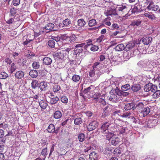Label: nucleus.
Instances as JSON below:
<instances>
[{
	"mask_svg": "<svg viewBox=\"0 0 160 160\" xmlns=\"http://www.w3.org/2000/svg\"><path fill=\"white\" fill-rule=\"evenodd\" d=\"M158 89L157 86L153 84L152 83H149L144 87V90L145 92L151 91L152 92H155Z\"/></svg>",
	"mask_w": 160,
	"mask_h": 160,
	"instance_id": "f257e3e1",
	"label": "nucleus"
},
{
	"mask_svg": "<svg viewBox=\"0 0 160 160\" xmlns=\"http://www.w3.org/2000/svg\"><path fill=\"white\" fill-rule=\"evenodd\" d=\"M117 90H115V93L112 92H110V95L108 97V98L110 101L113 102H116L118 101V97L117 94Z\"/></svg>",
	"mask_w": 160,
	"mask_h": 160,
	"instance_id": "f03ea898",
	"label": "nucleus"
},
{
	"mask_svg": "<svg viewBox=\"0 0 160 160\" xmlns=\"http://www.w3.org/2000/svg\"><path fill=\"white\" fill-rule=\"evenodd\" d=\"M111 108L108 105L102 108L103 112L102 114V117L104 118L110 114Z\"/></svg>",
	"mask_w": 160,
	"mask_h": 160,
	"instance_id": "7ed1b4c3",
	"label": "nucleus"
},
{
	"mask_svg": "<svg viewBox=\"0 0 160 160\" xmlns=\"http://www.w3.org/2000/svg\"><path fill=\"white\" fill-rule=\"evenodd\" d=\"M120 110H116L113 112L112 114V117L115 120H119L120 118L122 117V114Z\"/></svg>",
	"mask_w": 160,
	"mask_h": 160,
	"instance_id": "20e7f679",
	"label": "nucleus"
},
{
	"mask_svg": "<svg viewBox=\"0 0 160 160\" xmlns=\"http://www.w3.org/2000/svg\"><path fill=\"white\" fill-rule=\"evenodd\" d=\"M158 5H154L153 2L151 1L149 3L147 7V8L149 10H151L153 11H156L159 9Z\"/></svg>",
	"mask_w": 160,
	"mask_h": 160,
	"instance_id": "39448f33",
	"label": "nucleus"
},
{
	"mask_svg": "<svg viewBox=\"0 0 160 160\" xmlns=\"http://www.w3.org/2000/svg\"><path fill=\"white\" fill-rule=\"evenodd\" d=\"M25 75L24 72L22 71L19 70L17 71L15 74V77L16 79H22L24 78Z\"/></svg>",
	"mask_w": 160,
	"mask_h": 160,
	"instance_id": "423d86ee",
	"label": "nucleus"
},
{
	"mask_svg": "<svg viewBox=\"0 0 160 160\" xmlns=\"http://www.w3.org/2000/svg\"><path fill=\"white\" fill-rule=\"evenodd\" d=\"M98 123L96 121H94L91 122L88 126V129L90 130H94L98 126Z\"/></svg>",
	"mask_w": 160,
	"mask_h": 160,
	"instance_id": "0eeeda50",
	"label": "nucleus"
},
{
	"mask_svg": "<svg viewBox=\"0 0 160 160\" xmlns=\"http://www.w3.org/2000/svg\"><path fill=\"white\" fill-rule=\"evenodd\" d=\"M135 103L131 102L130 103H126L125 104L124 108L126 110L128 111L132 109V110H135Z\"/></svg>",
	"mask_w": 160,
	"mask_h": 160,
	"instance_id": "6e6552de",
	"label": "nucleus"
},
{
	"mask_svg": "<svg viewBox=\"0 0 160 160\" xmlns=\"http://www.w3.org/2000/svg\"><path fill=\"white\" fill-rule=\"evenodd\" d=\"M62 125L64 127L69 128L71 125V120L69 119H65L64 120H62Z\"/></svg>",
	"mask_w": 160,
	"mask_h": 160,
	"instance_id": "1a4fd4ad",
	"label": "nucleus"
},
{
	"mask_svg": "<svg viewBox=\"0 0 160 160\" xmlns=\"http://www.w3.org/2000/svg\"><path fill=\"white\" fill-rule=\"evenodd\" d=\"M144 107V105L142 102H139L137 104L135 103V110L136 109L137 112L140 113Z\"/></svg>",
	"mask_w": 160,
	"mask_h": 160,
	"instance_id": "9d476101",
	"label": "nucleus"
},
{
	"mask_svg": "<svg viewBox=\"0 0 160 160\" xmlns=\"http://www.w3.org/2000/svg\"><path fill=\"white\" fill-rule=\"evenodd\" d=\"M48 83L46 82H41L39 83V88L41 91H45L48 89Z\"/></svg>",
	"mask_w": 160,
	"mask_h": 160,
	"instance_id": "9b49d317",
	"label": "nucleus"
},
{
	"mask_svg": "<svg viewBox=\"0 0 160 160\" xmlns=\"http://www.w3.org/2000/svg\"><path fill=\"white\" fill-rule=\"evenodd\" d=\"M119 11H121L122 14H124L126 15L128 13V11H127V8L125 6L123 5H120L118 6L117 8Z\"/></svg>",
	"mask_w": 160,
	"mask_h": 160,
	"instance_id": "f8f14e48",
	"label": "nucleus"
},
{
	"mask_svg": "<svg viewBox=\"0 0 160 160\" xmlns=\"http://www.w3.org/2000/svg\"><path fill=\"white\" fill-rule=\"evenodd\" d=\"M150 112V108L148 107H144L140 113L143 117H145L148 115Z\"/></svg>",
	"mask_w": 160,
	"mask_h": 160,
	"instance_id": "ddd939ff",
	"label": "nucleus"
},
{
	"mask_svg": "<svg viewBox=\"0 0 160 160\" xmlns=\"http://www.w3.org/2000/svg\"><path fill=\"white\" fill-rule=\"evenodd\" d=\"M135 45V43L132 42H130L125 47V51H128L132 49Z\"/></svg>",
	"mask_w": 160,
	"mask_h": 160,
	"instance_id": "4468645a",
	"label": "nucleus"
},
{
	"mask_svg": "<svg viewBox=\"0 0 160 160\" xmlns=\"http://www.w3.org/2000/svg\"><path fill=\"white\" fill-rule=\"evenodd\" d=\"M152 40V38L151 37H146L142 38V42L144 45H148L151 42Z\"/></svg>",
	"mask_w": 160,
	"mask_h": 160,
	"instance_id": "2eb2a0df",
	"label": "nucleus"
},
{
	"mask_svg": "<svg viewBox=\"0 0 160 160\" xmlns=\"http://www.w3.org/2000/svg\"><path fill=\"white\" fill-rule=\"evenodd\" d=\"M81 79V76L77 74H74L72 77V80L75 82H80Z\"/></svg>",
	"mask_w": 160,
	"mask_h": 160,
	"instance_id": "dca6fc26",
	"label": "nucleus"
},
{
	"mask_svg": "<svg viewBox=\"0 0 160 160\" xmlns=\"http://www.w3.org/2000/svg\"><path fill=\"white\" fill-rule=\"evenodd\" d=\"M43 62L44 64L48 65L51 64L52 60L49 57H45L43 59Z\"/></svg>",
	"mask_w": 160,
	"mask_h": 160,
	"instance_id": "f3484780",
	"label": "nucleus"
},
{
	"mask_svg": "<svg viewBox=\"0 0 160 160\" xmlns=\"http://www.w3.org/2000/svg\"><path fill=\"white\" fill-rule=\"evenodd\" d=\"M142 9L141 8V6L139 5L135 6L132 9V12L133 13H135L137 12H140L142 11Z\"/></svg>",
	"mask_w": 160,
	"mask_h": 160,
	"instance_id": "a211bd4d",
	"label": "nucleus"
},
{
	"mask_svg": "<svg viewBox=\"0 0 160 160\" xmlns=\"http://www.w3.org/2000/svg\"><path fill=\"white\" fill-rule=\"evenodd\" d=\"M98 155L97 153L92 152L89 154V158L90 160H97Z\"/></svg>",
	"mask_w": 160,
	"mask_h": 160,
	"instance_id": "6ab92c4d",
	"label": "nucleus"
},
{
	"mask_svg": "<svg viewBox=\"0 0 160 160\" xmlns=\"http://www.w3.org/2000/svg\"><path fill=\"white\" fill-rule=\"evenodd\" d=\"M39 105L42 109H45L48 106V104L46 101L41 100L39 102Z\"/></svg>",
	"mask_w": 160,
	"mask_h": 160,
	"instance_id": "aec40b11",
	"label": "nucleus"
},
{
	"mask_svg": "<svg viewBox=\"0 0 160 160\" xmlns=\"http://www.w3.org/2000/svg\"><path fill=\"white\" fill-rule=\"evenodd\" d=\"M62 116V112L60 110L56 111L53 114V118L56 119L60 118Z\"/></svg>",
	"mask_w": 160,
	"mask_h": 160,
	"instance_id": "412c9836",
	"label": "nucleus"
},
{
	"mask_svg": "<svg viewBox=\"0 0 160 160\" xmlns=\"http://www.w3.org/2000/svg\"><path fill=\"white\" fill-rule=\"evenodd\" d=\"M29 75L33 78H36L38 75V71L35 70H32L29 72Z\"/></svg>",
	"mask_w": 160,
	"mask_h": 160,
	"instance_id": "4be33fe9",
	"label": "nucleus"
},
{
	"mask_svg": "<svg viewBox=\"0 0 160 160\" xmlns=\"http://www.w3.org/2000/svg\"><path fill=\"white\" fill-rule=\"evenodd\" d=\"M114 48L117 51H121L124 49L125 50V47L122 43L118 44Z\"/></svg>",
	"mask_w": 160,
	"mask_h": 160,
	"instance_id": "5701e85b",
	"label": "nucleus"
},
{
	"mask_svg": "<svg viewBox=\"0 0 160 160\" xmlns=\"http://www.w3.org/2000/svg\"><path fill=\"white\" fill-rule=\"evenodd\" d=\"M130 119L131 121L132 122V126L136 128L137 127V126H134V124H137L139 123V119L138 118H135L134 117V116H132L131 117V118H130Z\"/></svg>",
	"mask_w": 160,
	"mask_h": 160,
	"instance_id": "b1692460",
	"label": "nucleus"
},
{
	"mask_svg": "<svg viewBox=\"0 0 160 160\" xmlns=\"http://www.w3.org/2000/svg\"><path fill=\"white\" fill-rule=\"evenodd\" d=\"M120 142V139L118 137H116L115 136L112 138L111 141V144L114 146H116Z\"/></svg>",
	"mask_w": 160,
	"mask_h": 160,
	"instance_id": "393cba45",
	"label": "nucleus"
},
{
	"mask_svg": "<svg viewBox=\"0 0 160 160\" xmlns=\"http://www.w3.org/2000/svg\"><path fill=\"white\" fill-rule=\"evenodd\" d=\"M143 15L145 17H148L150 19L152 20L155 19L156 18L154 14H152L151 13L146 12Z\"/></svg>",
	"mask_w": 160,
	"mask_h": 160,
	"instance_id": "a878e982",
	"label": "nucleus"
},
{
	"mask_svg": "<svg viewBox=\"0 0 160 160\" xmlns=\"http://www.w3.org/2000/svg\"><path fill=\"white\" fill-rule=\"evenodd\" d=\"M131 89L134 92H136L139 91L141 88L140 85L138 84H133L131 87Z\"/></svg>",
	"mask_w": 160,
	"mask_h": 160,
	"instance_id": "bb28decb",
	"label": "nucleus"
},
{
	"mask_svg": "<svg viewBox=\"0 0 160 160\" xmlns=\"http://www.w3.org/2000/svg\"><path fill=\"white\" fill-rule=\"evenodd\" d=\"M59 98L57 96L55 97L50 98V104L51 105L55 104H56L59 101Z\"/></svg>",
	"mask_w": 160,
	"mask_h": 160,
	"instance_id": "cd10ccee",
	"label": "nucleus"
},
{
	"mask_svg": "<svg viewBox=\"0 0 160 160\" xmlns=\"http://www.w3.org/2000/svg\"><path fill=\"white\" fill-rule=\"evenodd\" d=\"M31 85L32 89H35L36 88L39 87V83L38 81L35 80H32L31 83Z\"/></svg>",
	"mask_w": 160,
	"mask_h": 160,
	"instance_id": "c85d7f7f",
	"label": "nucleus"
},
{
	"mask_svg": "<svg viewBox=\"0 0 160 160\" xmlns=\"http://www.w3.org/2000/svg\"><path fill=\"white\" fill-rule=\"evenodd\" d=\"M130 92H126V91H118L117 90V94L118 95L121 96L122 95L123 96H128L130 94Z\"/></svg>",
	"mask_w": 160,
	"mask_h": 160,
	"instance_id": "c756f323",
	"label": "nucleus"
},
{
	"mask_svg": "<svg viewBox=\"0 0 160 160\" xmlns=\"http://www.w3.org/2000/svg\"><path fill=\"white\" fill-rule=\"evenodd\" d=\"M110 125V123L108 122H105L102 125L101 128L103 130H108L109 129V127Z\"/></svg>",
	"mask_w": 160,
	"mask_h": 160,
	"instance_id": "7c9ffc66",
	"label": "nucleus"
},
{
	"mask_svg": "<svg viewBox=\"0 0 160 160\" xmlns=\"http://www.w3.org/2000/svg\"><path fill=\"white\" fill-rule=\"evenodd\" d=\"M117 14L115 9H111L109 11H108L106 13V15L107 16H111L112 15H116Z\"/></svg>",
	"mask_w": 160,
	"mask_h": 160,
	"instance_id": "2f4dec72",
	"label": "nucleus"
},
{
	"mask_svg": "<svg viewBox=\"0 0 160 160\" xmlns=\"http://www.w3.org/2000/svg\"><path fill=\"white\" fill-rule=\"evenodd\" d=\"M141 21L139 20H135L132 22L131 25L133 27L139 26L141 23Z\"/></svg>",
	"mask_w": 160,
	"mask_h": 160,
	"instance_id": "473e14b6",
	"label": "nucleus"
},
{
	"mask_svg": "<svg viewBox=\"0 0 160 160\" xmlns=\"http://www.w3.org/2000/svg\"><path fill=\"white\" fill-rule=\"evenodd\" d=\"M106 133V138L107 139L110 140L111 138H112L114 137V134L111 132H109L108 131H107Z\"/></svg>",
	"mask_w": 160,
	"mask_h": 160,
	"instance_id": "72a5a7b5",
	"label": "nucleus"
},
{
	"mask_svg": "<svg viewBox=\"0 0 160 160\" xmlns=\"http://www.w3.org/2000/svg\"><path fill=\"white\" fill-rule=\"evenodd\" d=\"M131 88L130 85L129 84H127L122 86L121 87V91H126L130 90Z\"/></svg>",
	"mask_w": 160,
	"mask_h": 160,
	"instance_id": "f704fd0d",
	"label": "nucleus"
},
{
	"mask_svg": "<svg viewBox=\"0 0 160 160\" xmlns=\"http://www.w3.org/2000/svg\"><path fill=\"white\" fill-rule=\"evenodd\" d=\"M62 53L61 51L60 52L58 51L57 52L55 53L54 56L59 59H62L64 58Z\"/></svg>",
	"mask_w": 160,
	"mask_h": 160,
	"instance_id": "c9c22d12",
	"label": "nucleus"
},
{
	"mask_svg": "<svg viewBox=\"0 0 160 160\" xmlns=\"http://www.w3.org/2000/svg\"><path fill=\"white\" fill-rule=\"evenodd\" d=\"M132 115V113L129 112H128L124 113L122 114V117L130 119Z\"/></svg>",
	"mask_w": 160,
	"mask_h": 160,
	"instance_id": "e433bc0d",
	"label": "nucleus"
},
{
	"mask_svg": "<svg viewBox=\"0 0 160 160\" xmlns=\"http://www.w3.org/2000/svg\"><path fill=\"white\" fill-rule=\"evenodd\" d=\"M71 50L70 48H67L61 51L62 53L63 56L64 58L68 55L69 52Z\"/></svg>",
	"mask_w": 160,
	"mask_h": 160,
	"instance_id": "4c0bfd02",
	"label": "nucleus"
},
{
	"mask_svg": "<svg viewBox=\"0 0 160 160\" xmlns=\"http://www.w3.org/2000/svg\"><path fill=\"white\" fill-rule=\"evenodd\" d=\"M54 27V25L51 23H49L46 25L45 27V29L47 30H51Z\"/></svg>",
	"mask_w": 160,
	"mask_h": 160,
	"instance_id": "58836bf2",
	"label": "nucleus"
},
{
	"mask_svg": "<svg viewBox=\"0 0 160 160\" xmlns=\"http://www.w3.org/2000/svg\"><path fill=\"white\" fill-rule=\"evenodd\" d=\"M8 77V74L5 72H2L0 73V79H5Z\"/></svg>",
	"mask_w": 160,
	"mask_h": 160,
	"instance_id": "ea45409f",
	"label": "nucleus"
},
{
	"mask_svg": "<svg viewBox=\"0 0 160 160\" xmlns=\"http://www.w3.org/2000/svg\"><path fill=\"white\" fill-rule=\"evenodd\" d=\"M152 95V97L153 98L156 99L160 97V90L158 89L153 92Z\"/></svg>",
	"mask_w": 160,
	"mask_h": 160,
	"instance_id": "a19ab883",
	"label": "nucleus"
},
{
	"mask_svg": "<svg viewBox=\"0 0 160 160\" xmlns=\"http://www.w3.org/2000/svg\"><path fill=\"white\" fill-rule=\"evenodd\" d=\"M48 46L51 48H52L55 47V42L52 39L49 40L48 41Z\"/></svg>",
	"mask_w": 160,
	"mask_h": 160,
	"instance_id": "79ce46f5",
	"label": "nucleus"
},
{
	"mask_svg": "<svg viewBox=\"0 0 160 160\" xmlns=\"http://www.w3.org/2000/svg\"><path fill=\"white\" fill-rule=\"evenodd\" d=\"M97 24L96 21L95 19H92L89 21L88 25L89 27H91L96 25Z\"/></svg>",
	"mask_w": 160,
	"mask_h": 160,
	"instance_id": "37998d69",
	"label": "nucleus"
},
{
	"mask_svg": "<svg viewBox=\"0 0 160 160\" xmlns=\"http://www.w3.org/2000/svg\"><path fill=\"white\" fill-rule=\"evenodd\" d=\"M87 44L85 46V49L87 50V49L89 47H90L91 45H92V40L91 39H88L86 41Z\"/></svg>",
	"mask_w": 160,
	"mask_h": 160,
	"instance_id": "c03bdc74",
	"label": "nucleus"
},
{
	"mask_svg": "<svg viewBox=\"0 0 160 160\" xmlns=\"http://www.w3.org/2000/svg\"><path fill=\"white\" fill-rule=\"evenodd\" d=\"M78 25L80 27H84L86 24V22L83 19H78Z\"/></svg>",
	"mask_w": 160,
	"mask_h": 160,
	"instance_id": "a18cd8bd",
	"label": "nucleus"
},
{
	"mask_svg": "<svg viewBox=\"0 0 160 160\" xmlns=\"http://www.w3.org/2000/svg\"><path fill=\"white\" fill-rule=\"evenodd\" d=\"M10 15L13 16L17 13V9L15 8H12L10 9Z\"/></svg>",
	"mask_w": 160,
	"mask_h": 160,
	"instance_id": "49530a36",
	"label": "nucleus"
},
{
	"mask_svg": "<svg viewBox=\"0 0 160 160\" xmlns=\"http://www.w3.org/2000/svg\"><path fill=\"white\" fill-rule=\"evenodd\" d=\"M61 101L63 103L66 104L68 102V99L66 96L63 95L61 98Z\"/></svg>",
	"mask_w": 160,
	"mask_h": 160,
	"instance_id": "de8ad7c7",
	"label": "nucleus"
},
{
	"mask_svg": "<svg viewBox=\"0 0 160 160\" xmlns=\"http://www.w3.org/2000/svg\"><path fill=\"white\" fill-rule=\"evenodd\" d=\"M82 122V119L80 118H78L74 120V123L76 125H79Z\"/></svg>",
	"mask_w": 160,
	"mask_h": 160,
	"instance_id": "09e8293b",
	"label": "nucleus"
},
{
	"mask_svg": "<svg viewBox=\"0 0 160 160\" xmlns=\"http://www.w3.org/2000/svg\"><path fill=\"white\" fill-rule=\"evenodd\" d=\"M98 101L101 107L104 106L107 104V103L104 99L100 98Z\"/></svg>",
	"mask_w": 160,
	"mask_h": 160,
	"instance_id": "8fccbe9b",
	"label": "nucleus"
},
{
	"mask_svg": "<svg viewBox=\"0 0 160 160\" xmlns=\"http://www.w3.org/2000/svg\"><path fill=\"white\" fill-rule=\"evenodd\" d=\"M122 149L120 148H117L114 149V154L116 155H119L122 151Z\"/></svg>",
	"mask_w": 160,
	"mask_h": 160,
	"instance_id": "3c124183",
	"label": "nucleus"
},
{
	"mask_svg": "<svg viewBox=\"0 0 160 160\" xmlns=\"http://www.w3.org/2000/svg\"><path fill=\"white\" fill-rule=\"evenodd\" d=\"M32 66L33 68L37 69L39 68L40 65L38 62H34L32 63Z\"/></svg>",
	"mask_w": 160,
	"mask_h": 160,
	"instance_id": "603ef678",
	"label": "nucleus"
},
{
	"mask_svg": "<svg viewBox=\"0 0 160 160\" xmlns=\"http://www.w3.org/2000/svg\"><path fill=\"white\" fill-rule=\"evenodd\" d=\"M100 95V93L96 92L93 95H92L91 97L92 98L95 100L96 101H98L99 99L98 98V97Z\"/></svg>",
	"mask_w": 160,
	"mask_h": 160,
	"instance_id": "864d4df0",
	"label": "nucleus"
},
{
	"mask_svg": "<svg viewBox=\"0 0 160 160\" xmlns=\"http://www.w3.org/2000/svg\"><path fill=\"white\" fill-rule=\"evenodd\" d=\"M60 89L61 88L57 84H55L53 86L52 90L55 93L59 91Z\"/></svg>",
	"mask_w": 160,
	"mask_h": 160,
	"instance_id": "5fc2aeb1",
	"label": "nucleus"
},
{
	"mask_svg": "<svg viewBox=\"0 0 160 160\" xmlns=\"http://www.w3.org/2000/svg\"><path fill=\"white\" fill-rule=\"evenodd\" d=\"M91 51L93 52L97 51L98 50L99 48L98 46L93 45L92 44L91 46L89 48Z\"/></svg>",
	"mask_w": 160,
	"mask_h": 160,
	"instance_id": "6e6d98bb",
	"label": "nucleus"
},
{
	"mask_svg": "<svg viewBox=\"0 0 160 160\" xmlns=\"http://www.w3.org/2000/svg\"><path fill=\"white\" fill-rule=\"evenodd\" d=\"M17 69V67L14 63L11 64L10 68V72L12 73Z\"/></svg>",
	"mask_w": 160,
	"mask_h": 160,
	"instance_id": "4d7b16f0",
	"label": "nucleus"
},
{
	"mask_svg": "<svg viewBox=\"0 0 160 160\" xmlns=\"http://www.w3.org/2000/svg\"><path fill=\"white\" fill-rule=\"evenodd\" d=\"M70 23L71 21L68 18L65 19L63 21V23L64 26H68Z\"/></svg>",
	"mask_w": 160,
	"mask_h": 160,
	"instance_id": "13d9d810",
	"label": "nucleus"
},
{
	"mask_svg": "<svg viewBox=\"0 0 160 160\" xmlns=\"http://www.w3.org/2000/svg\"><path fill=\"white\" fill-rule=\"evenodd\" d=\"M85 135L83 133L80 134L78 137V138L80 142H83L84 139Z\"/></svg>",
	"mask_w": 160,
	"mask_h": 160,
	"instance_id": "bf43d9fd",
	"label": "nucleus"
},
{
	"mask_svg": "<svg viewBox=\"0 0 160 160\" xmlns=\"http://www.w3.org/2000/svg\"><path fill=\"white\" fill-rule=\"evenodd\" d=\"M91 87L93 88L94 86L92 85H91L90 86L88 87L87 88L84 89L83 92V93L84 94H85L88 93L91 89Z\"/></svg>",
	"mask_w": 160,
	"mask_h": 160,
	"instance_id": "052dcab7",
	"label": "nucleus"
},
{
	"mask_svg": "<svg viewBox=\"0 0 160 160\" xmlns=\"http://www.w3.org/2000/svg\"><path fill=\"white\" fill-rule=\"evenodd\" d=\"M69 37L70 39V42L71 43L75 41L76 37L75 34H72L71 36H69Z\"/></svg>",
	"mask_w": 160,
	"mask_h": 160,
	"instance_id": "680f3d73",
	"label": "nucleus"
},
{
	"mask_svg": "<svg viewBox=\"0 0 160 160\" xmlns=\"http://www.w3.org/2000/svg\"><path fill=\"white\" fill-rule=\"evenodd\" d=\"M18 63L19 65L23 66L25 64V62L23 59L19 58L18 60Z\"/></svg>",
	"mask_w": 160,
	"mask_h": 160,
	"instance_id": "e2e57ef3",
	"label": "nucleus"
},
{
	"mask_svg": "<svg viewBox=\"0 0 160 160\" xmlns=\"http://www.w3.org/2000/svg\"><path fill=\"white\" fill-rule=\"evenodd\" d=\"M85 43H81L76 45L75 48H82L83 47L85 49Z\"/></svg>",
	"mask_w": 160,
	"mask_h": 160,
	"instance_id": "0e129e2a",
	"label": "nucleus"
},
{
	"mask_svg": "<svg viewBox=\"0 0 160 160\" xmlns=\"http://www.w3.org/2000/svg\"><path fill=\"white\" fill-rule=\"evenodd\" d=\"M104 37L105 36L104 35H102L100 37L97 39L96 42H101L104 38Z\"/></svg>",
	"mask_w": 160,
	"mask_h": 160,
	"instance_id": "69168bd1",
	"label": "nucleus"
},
{
	"mask_svg": "<svg viewBox=\"0 0 160 160\" xmlns=\"http://www.w3.org/2000/svg\"><path fill=\"white\" fill-rule=\"evenodd\" d=\"M4 61L5 62L9 65H10L12 62V60L9 58H5Z\"/></svg>",
	"mask_w": 160,
	"mask_h": 160,
	"instance_id": "338daca9",
	"label": "nucleus"
},
{
	"mask_svg": "<svg viewBox=\"0 0 160 160\" xmlns=\"http://www.w3.org/2000/svg\"><path fill=\"white\" fill-rule=\"evenodd\" d=\"M95 75V69L93 68L89 72V76L91 77L92 78Z\"/></svg>",
	"mask_w": 160,
	"mask_h": 160,
	"instance_id": "774afa93",
	"label": "nucleus"
}]
</instances>
